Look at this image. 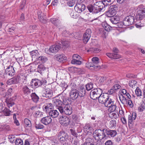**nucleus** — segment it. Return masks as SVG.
I'll use <instances>...</instances> for the list:
<instances>
[{
    "mask_svg": "<svg viewBox=\"0 0 145 145\" xmlns=\"http://www.w3.org/2000/svg\"><path fill=\"white\" fill-rule=\"evenodd\" d=\"M52 119L49 116H47L42 118L40 121L41 122L45 125H47L51 123Z\"/></svg>",
    "mask_w": 145,
    "mask_h": 145,
    "instance_id": "23",
    "label": "nucleus"
},
{
    "mask_svg": "<svg viewBox=\"0 0 145 145\" xmlns=\"http://www.w3.org/2000/svg\"><path fill=\"white\" fill-rule=\"evenodd\" d=\"M5 102L6 103L7 106L9 108L11 107H12L14 104V100L11 98L6 99Z\"/></svg>",
    "mask_w": 145,
    "mask_h": 145,
    "instance_id": "29",
    "label": "nucleus"
},
{
    "mask_svg": "<svg viewBox=\"0 0 145 145\" xmlns=\"http://www.w3.org/2000/svg\"><path fill=\"white\" fill-rule=\"evenodd\" d=\"M137 83L136 81L132 80L129 82V85L130 87H131L132 88H135Z\"/></svg>",
    "mask_w": 145,
    "mask_h": 145,
    "instance_id": "52",
    "label": "nucleus"
},
{
    "mask_svg": "<svg viewBox=\"0 0 145 145\" xmlns=\"http://www.w3.org/2000/svg\"><path fill=\"white\" fill-rule=\"evenodd\" d=\"M20 65L19 63L18 62L14 63L12 66V67L14 68V70H18L20 68Z\"/></svg>",
    "mask_w": 145,
    "mask_h": 145,
    "instance_id": "45",
    "label": "nucleus"
},
{
    "mask_svg": "<svg viewBox=\"0 0 145 145\" xmlns=\"http://www.w3.org/2000/svg\"><path fill=\"white\" fill-rule=\"evenodd\" d=\"M87 8L90 12L94 13V5H89L88 6Z\"/></svg>",
    "mask_w": 145,
    "mask_h": 145,
    "instance_id": "55",
    "label": "nucleus"
},
{
    "mask_svg": "<svg viewBox=\"0 0 145 145\" xmlns=\"http://www.w3.org/2000/svg\"><path fill=\"white\" fill-rule=\"evenodd\" d=\"M102 93L103 91L101 89H94L91 91L90 92V97L93 100L98 99Z\"/></svg>",
    "mask_w": 145,
    "mask_h": 145,
    "instance_id": "5",
    "label": "nucleus"
},
{
    "mask_svg": "<svg viewBox=\"0 0 145 145\" xmlns=\"http://www.w3.org/2000/svg\"><path fill=\"white\" fill-rule=\"evenodd\" d=\"M12 112V110H10L7 107H5L3 110V112L5 116H9L11 112Z\"/></svg>",
    "mask_w": 145,
    "mask_h": 145,
    "instance_id": "39",
    "label": "nucleus"
},
{
    "mask_svg": "<svg viewBox=\"0 0 145 145\" xmlns=\"http://www.w3.org/2000/svg\"><path fill=\"white\" fill-rule=\"evenodd\" d=\"M61 47V46L58 44H56L51 46L49 48H46L45 51L46 53L49 54H50L52 53L55 54L60 50Z\"/></svg>",
    "mask_w": 145,
    "mask_h": 145,
    "instance_id": "6",
    "label": "nucleus"
},
{
    "mask_svg": "<svg viewBox=\"0 0 145 145\" xmlns=\"http://www.w3.org/2000/svg\"><path fill=\"white\" fill-rule=\"evenodd\" d=\"M114 0H102L103 3H104V4L106 5H110L113 2Z\"/></svg>",
    "mask_w": 145,
    "mask_h": 145,
    "instance_id": "53",
    "label": "nucleus"
},
{
    "mask_svg": "<svg viewBox=\"0 0 145 145\" xmlns=\"http://www.w3.org/2000/svg\"><path fill=\"white\" fill-rule=\"evenodd\" d=\"M48 113H49V116L53 118H57L59 115V112L56 110H50Z\"/></svg>",
    "mask_w": 145,
    "mask_h": 145,
    "instance_id": "26",
    "label": "nucleus"
},
{
    "mask_svg": "<svg viewBox=\"0 0 145 145\" xmlns=\"http://www.w3.org/2000/svg\"><path fill=\"white\" fill-rule=\"evenodd\" d=\"M75 1V0H72L71 1L69 2L68 3L69 6L70 7H72L75 4H76V3Z\"/></svg>",
    "mask_w": 145,
    "mask_h": 145,
    "instance_id": "64",
    "label": "nucleus"
},
{
    "mask_svg": "<svg viewBox=\"0 0 145 145\" xmlns=\"http://www.w3.org/2000/svg\"><path fill=\"white\" fill-rule=\"evenodd\" d=\"M121 87V86L118 84L114 85L113 87V89L115 90H117L118 89H120Z\"/></svg>",
    "mask_w": 145,
    "mask_h": 145,
    "instance_id": "63",
    "label": "nucleus"
},
{
    "mask_svg": "<svg viewBox=\"0 0 145 145\" xmlns=\"http://www.w3.org/2000/svg\"><path fill=\"white\" fill-rule=\"evenodd\" d=\"M145 18V8H140L137 12V19L142 20Z\"/></svg>",
    "mask_w": 145,
    "mask_h": 145,
    "instance_id": "13",
    "label": "nucleus"
},
{
    "mask_svg": "<svg viewBox=\"0 0 145 145\" xmlns=\"http://www.w3.org/2000/svg\"><path fill=\"white\" fill-rule=\"evenodd\" d=\"M16 145H23L24 144L22 140L19 138H17L15 141Z\"/></svg>",
    "mask_w": 145,
    "mask_h": 145,
    "instance_id": "50",
    "label": "nucleus"
},
{
    "mask_svg": "<svg viewBox=\"0 0 145 145\" xmlns=\"http://www.w3.org/2000/svg\"><path fill=\"white\" fill-rule=\"evenodd\" d=\"M98 101L100 103L103 104L105 106L112 99L109 98L108 95L106 93H103L101 94L98 98Z\"/></svg>",
    "mask_w": 145,
    "mask_h": 145,
    "instance_id": "4",
    "label": "nucleus"
},
{
    "mask_svg": "<svg viewBox=\"0 0 145 145\" xmlns=\"http://www.w3.org/2000/svg\"><path fill=\"white\" fill-rule=\"evenodd\" d=\"M106 80V78L105 77H101L99 80V82L101 84L105 83V81Z\"/></svg>",
    "mask_w": 145,
    "mask_h": 145,
    "instance_id": "58",
    "label": "nucleus"
},
{
    "mask_svg": "<svg viewBox=\"0 0 145 145\" xmlns=\"http://www.w3.org/2000/svg\"><path fill=\"white\" fill-rule=\"evenodd\" d=\"M67 101L65 97L60 96L59 99H55L53 101V104L60 111L65 104L67 103Z\"/></svg>",
    "mask_w": 145,
    "mask_h": 145,
    "instance_id": "2",
    "label": "nucleus"
},
{
    "mask_svg": "<svg viewBox=\"0 0 145 145\" xmlns=\"http://www.w3.org/2000/svg\"><path fill=\"white\" fill-rule=\"evenodd\" d=\"M39 60L41 61L42 63H44L47 60V58L44 56H41L38 57Z\"/></svg>",
    "mask_w": 145,
    "mask_h": 145,
    "instance_id": "47",
    "label": "nucleus"
},
{
    "mask_svg": "<svg viewBox=\"0 0 145 145\" xmlns=\"http://www.w3.org/2000/svg\"><path fill=\"white\" fill-rule=\"evenodd\" d=\"M114 80L112 79H106V80L105 81V84L106 85H109L110 83H112L113 82Z\"/></svg>",
    "mask_w": 145,
    "mask_h": 145,
    "instance_id": "61",
    "label": "nucleus"
},
{
    "mask_svg": "<svg viewBox=\"0 0 145 145\" xmlns=\"http://www.w3.org/2000/svg\"><path fill=\"white\" fill-rule=\"evenodd\" d=\"M59 137H68V136L67 133L63 131H61L59 132L58 134Z\"/></svg>",
    "mask_w": 145,
    "mask_h": 145,
    "instance_id": "42",
    "label": "nucleus"
},
{
    "mask_svg": "<svg viewBox=\"0 0 145 145\" xmlns=\"http://www.w3.org/2000/svg\"><path fill=\"white\" fill-rule=\"evenodd\" d=\"M100 51V50L98 48H90L88 50L87 52H91L98 53Z\"/></svg>",
    "mask_w": 145,
    "mask_h": 145,
    "instance_id": "48",
    "label": "nucleus"
},
{
    "mask_svg": "<svg viewBox=\"0 0 145 145\" xmlns=\"http://www.w3.org/2000/svg\"><path fill=\"white\" fill-rule=\"evenodd\" d=\"M60 113L65 114L67 115H70L72 112V107L71 105L67 104V102L64 105V106L59 111Z\"/></svg>",
    "mask_w": 145,
    "mask_h": 145,
    "instance_id": "7",
    "label": "nucleus"
},
{
    "mask_svg": "<svg viewBox=\"0 0 145 145\" xmlns=\"http://www.w3.org/2000/svg\"><path fill=\"white\" fill-rule=\"evenodd\" d=\"M91 30L90 29H88L86 31L83 38V40L84 43L86 44L89 40L91 37Z\"/></svg>",
    "mask_w": 145,
    "mask_h": 145,
    "instance_id": "14",
    "label": "nucleus"
},
{
    "mask_svg": "<svg viewBox=\"0 0 145 145\" xmlns=\"http://www.w3.org/2000/svg\"><path fill=\"white\" fill-rule=\"evenodd\" d=\"M38 18L40 21L43 23H45L46 22V15L41 11H39L37 12Z\"/></svg>",
    "mask_w": 145,
    "mask_h": 145,
    "instance_id": "19",
    "label": "nucleus"
},
{
    "mask_svg": "<svg viewBox=\"0 0 145 145\" xmlns=\"http://www.w3.org/2000/svg\"><path fill=\"white\" fill-rule=\"evenodd\" d=\"M26 2V0H22L20 5V8L21 9H23L25 7Z\"/></svg>",
    "mask_w": 145,
    "mask_h": 145,
    "instance_id": "62",
    "label": "nucleus"
},
{
    "mask_svg": "<svg viewBox=\"0 0 145 145\" xmlns=\"http://www.w3.org/2000/svg\"><path fill=\"white\" fill-rule=\"evenodd\" d=\"M72 59L81 60V57L77 54H74L72 56Z\"/></svg>",
    "mask_w": 145,
    "mask_h": 145,
    "instance_id": "59",
    "label": "nucleus"
},
{
    "mask_svg": "<svg viewBox=\"0 0 145 145\" xmlns=\"http://www.w3.org/2000/svg\"><path fill=\"white\" fill-rule=\"evenodd\" d=\"M96 4L98 6V7L102 11H104L105 10V7L107 6L106 5H105L104 3H103L102 1H99L96 3Z\"/></svg>",
    "mask_w": 145,
    "mask_h": 145,
    "instance_id": "33",
    "label": "nucleus"
},
{
    "mask_svg": "<svg viewBox=\"0 0 145 145\" xmlns=\"http://www.w3.org/2000/svg\"><path fill=\"white\" fill-rule=\"evenodd\" d=\"M43 81L37 79H33L30 83L31 87L33 88H35L41 86L43 83Z\"/></svg>",
    "mask_w": 145,
    "mask_h": 145,
    "instance_id": "12",
    "label": "nucleus"
},
{
    "mask_svg": "<svg viewBox=\"0 0 145 145\" xmlns=\"http://www.w3.org/2000/svg\"><path fill=\"white\" fill-rule=\"evenodd\" d=\"M19 82V77H16L12 78L7 80V84L8 85L15 84L18 83Z\"/></svg>",
    "mask_w": 145,
    "mask_h": 145,
    "instance_id": "24",
    "label": "nucleus"
},
{
    "mask_svg": "<svg viewBox=\"0 0 145 145\" xmlns=\"http://www.w3.org/2000/svg\"><path fill=\"white\" fill-rule=\"evenodd\" d=\"M102 25L105 30L107 31H109L112 29V27L106 22H103L102 24Z\"/></svg>",
    "mask_w": 145,
    "mask_h": 145,
    "instance_id": "36",
    "label": "nucleus"
},
{
    "mask_svg": "<svg viewBox=\"0 0 145 145\" xmlns=\"http://www.w3.org/2000/svg\"><path fill=\"white\" fill-rule=\"evenodd\" d=\"M5 73L3 75V77L5 78H8V76H13L15 74V70L11 65H10L5 70Z\"/></svg>",
    "mask_w": 145,
    "mask_h": 145,
    "instance_id": "11",
    "label": "nucleus"
},
{
    "mask_svg": "<svg viewBox=\"0 0 145 145\" xmlns=\"http://www.w3.org/2000/svg\"><path fill=\"white\" fill-rule=\"evenodd\" d=\"M52 91L49 88L45 87L43 91L42 96L50 98L52 95Z\"/></svg>",
    "mask_w": 145,
    "mask_h": 145,
    "instance_id": "16",
    "label": "nucleus"
},
{
    "mask_svg": "<svg viewBox=\"0 0 145 145\" xmlns=\"http://www.w3.org/2000/svg\"><path fill=\"white\" fill-rule=\"evenodd\" d=\"M35 127L37 129H43L44 126L40 124V123H36L35 125Z\"/></svg>",
    "mask_w": 145,
    "mask_h": 145,
    "instance_id": "57",
    "label": "nucleus"
},
{
    "mask_svg": "<svg viewBox=\"0 0 145 145\" xmlns=\"http://www.w3.org/2000/svg\"><path fill=\"white\" fill-rule=\"evenodd\" d=\"M105 106L108 107V110L110 112L115 111L116 108V104L114 103V101L112 99L110 100V103H108V104H107Z\"/></svg>",
    "mask_w": 145,
    "mask_h": 145,
    "instance_id": "18",
    "label": "nucleus"
},
{
    "mask_svg": "<svg viewBox=\"0 0 145 145\" xmlns=\"http://www.w3.org/2000/svg\"><path fill=\"white\" fill-rule=\"evenodd\" d=\"M53 108V105L51 103H46L42 107L44 111L46 113H48Z\"/></svg>",
    "mask_w": 145,
    "mask_h": 145,
    "instance_id": "17",
    "label": "nucleus"
},
{
    "mask_svg": "<svg viewBox=\"0 0 145 145\" xmlns=\"http://www.w3.org/2000/svg\"><path fill=\"white\" fill-rule=\"evenodd\" d=\"M99 59L97 57H94L92 59V62L86 63V67L90 69L97 71L100 68V67L97 65L99 63Z\"/></svg>",
    "mask_w": 145,
    "mask_h": 145,
    "instance_id": "3",
    "label": "nucleus"
},
{
    "mask_svg": "<svg viewBox=\"0 0 145 145\" xmlns=\"http://www.w3.org/2000/svg\"><path fill=\"white\" fill-rule=\"evenodd\" d=\"M45 69L46 68L44 65L42 64H41L38 65L37 70L39 72L41 73L42 71H44Z\"/></svg>",
    "mask_w": 145,
    "mask_h": 145,
    "instance_id": "40",
    "label": "nucleus"
},
{
    "mask_svg": "<svg viewBox=\"0 0 145 145\" xmlns=\"http://www.w3.org/2000/svg\"><path fill=\"white\" fill-rule=\"evenodd\" d=\"M68 137H60L59 138V141L61 143H65V141H67L68 139Z\"/></svg>",
    "mask_w": 145,
    "mask_h": 145,
    "instance_id": "60",
    "label": "nucleus"
},
{
    "mask_svg": "<svg viewBox=\"0 0 145 145\" xmlns=\"http://www.w3.org/2000/svg\"><path fill=\"white\" fill-rule=\"evenodd\" d=\"M78 92L79 96L80 97H83L85 95L86 93V91L85 88L83 85L81 86L80 87V89Z\"/></svg>",
    "mask_w": 145,
    "mask_h": 145,
    "instance_id": "31",
    "label": "nucleus"
},
{
    "mask_svg": "<svg viewBox=\"0 0 145 145\" xmlns=\"http://www.w3.org/2000/svg\"><path fill=\"white\" fill-rule=\"evenodd\" d=\"M25 126L26 127H30L31 126V121L28 119L25 118L24 120Z\"/></svg>",
    "mask_w": 145,
    "mask_h": 145,
    "instance_id": "46",
    "label": "nucleus"
},
{
    "mask_svg": "<svg viewBox=\"0 0 145 145\" xmlns=\"http://www.w3.org/2000/svg\"><path fill=\"white\" fill-rule=\"evenodd\" d=\"M43 113L39 110L36 111L33 114V116L35 118H39L43 116Z\"/></svg>",
    "mask_w": 145,
    "mask_h": 145,
    "instance_id": "38",
    "label": "nucleus"
},
{
    "mask_svg": "<svg viewBox=\"0 0 145 145\" xmlns=\"http://www.w3.org/2000/svg\"><path fill=\"white\" fill-rule=\"evenodd\" d=\"M116 121L115 120H112L109 122V127L110 128L115 127L116 125Z\"/></svg>",
    "mask_w": 145,
    "mask_h": 145,
    "instance_id": "54",
    "label": "nucleus"
},
{
    "mask_svg": "<svg viewBox=\"0 0 145 145\" xmlns=\"http://www.w3.org/2000/svg\"><path fill=\"white\" fill-rule=\"evenodd\" d=\"M30 96L32 101L35 103H37L39 101V97L35 93H33L31 94Z\"/></svg>",
    "mask_w": 145,
    "mask_h": 145,
    "instance_id": "30",
    "label": "nucleus"
},
{
    "mask_svg": "<svg viewBox=\"0 0 145 145\" xmlns=\"http://www.w3.org/2000/svg\"><path fill=\"white\" fill-rule=\"evenodd\" d=\"M112 51L113 53H106V55L109 58L112 59H117L121 57V56L118 54L119 51L117 48L116 47L114 48Z\"/></svg>",
    "mask_w": 145,
    "mask_h": 145,
    "instance_id": "9",
    "label": "nucleus"
},
{
    "mask_svg": "<svg viewBox=\"0 0 145 145\" xmlns=\"http://www.w3.org/2000/svg\"><path fill=\"white\" fill-rule=\"evenodd\" d=\"M145 110V103L143 102L141 103L140 105L138 108V110L140 112H142Z\"/></svg>",
    "mask_w": 145,
    "mask_h": 145,
    "instance_id": "41",
    "label": "nucleus"
},
{
    "mask_svg": "<svg viewBox=\"0 0 145 145\" xmlns=\"http://www.w3.org/2000/svg\"><path fill=\"white\" fill-rule=\"evenodd\" d=\"M93 84L91 83H89L86 84L85 86L86 89L88 91L91 90L93 88Z\"/></svg>",
    "mask_w": 145,
    "mask_h": 145,
    "instance_id": "43",
    "label": "nucleus"
},
{
    "mask_svg": "<svg viewBox=\"0 0 145 145\" xmlns=\"http://www.w3.org/2000/svg\"><path fill=\"white\" fill-rule=\"evenodd\" d=\"M22 91L24 95L25 96L29 95L31 93V90L27 85L22 87Z\"/></svg>",
    "mask_w": 145,
    "mask_h": 145,
    "instance_id": "20",
    "label": "nucleus"
},
{
    "mask_svg": "<svg viewBox=\"0 0 145 145\" xmlns=\"http://www.w3.org/2000/svg\"><path fill=\"white\" fill-rule=\"evenodd\" d=\"M83 128L84 130L86 131L87 132L91 131L92 129V127L89 123L86 124Z\"/></svg>",
    "mask_w": 145,
    "mask_h": 145,
    "instance_id": "37",
    "label": "nucleus"
},
{
    "mask_svg": "<svg viewBox=\"0 0 145 145\" xmlns=\"http://www.w3.org/2000/svg\"><path fill=\"white\" fill-rule=\"evenodd\" d=\"M105 129H98L95 130L93 133V137L97 142H100V140L103 139H106L107 138V136L105 134Z\"/></svg>",
    "mask_w": 145,
    "mask_h": 145,
    "instance_id": "1",
    "label": "nucleus"
},
{
    "mask_svg": "<svg viewBox=\"0 0 145 145\" xmlns=\"http://www.w3.org/2000/svg\"><path fill=\"white\" fill-rule=\"evenodd\" d=\"M56 44H58L60 46H62V45L66 47H68L69 46V42H68L65 40H62L60 42L59 41L57 42Z\"/></svg>",
    "mask_w": 145,
    "mask_h": 145,
    "instance_id": "34",
    "label": "nucleus"
},
{
    "mask_svg": "<svg viewBox=\"0 0 145 145\" xmlns=\"http://www.w3.org/2000/svg\"><path fill=\"white\" fill-rule=\"evenodd\" d=\"M51 22L59 29H60L62 25L60 20L56 18H52L50 19Z\"/></svg>",
    "mask_w": 145,
    "mask_h": 145,
    "instance_id": "22",
    "label": "nucleus"
},
{
    "mask_svg": "<svg viewBox=\"0 0 145 145\" xmlns=\"http://www.w3.org/2000/svg\"><path fill=\"white\" fill-rule=\"evenodd\" d=\"M55 57L56 60L60 62H62L66 59V57L62 54H57L55 56Z\"/></svg>",
    "mask_w": 145,
    "mask_h": 145,
    "instance_id": "28",
    "label": "nucleus"
},
{
    "mask_svg": "<svg viewBox=\"0 0 145 145\" xmlns=\"http://www.w3.org/2000/svg\"><path fill=\"white\" fill-rule=\"evenodd\" d=\"M105 134L107 136H110L111 137H115L117 134V132L115 130H108L105 129Z\"/></svg>",
    "mask_w": 145,
    "mask_h": 145,
    "instance_id": "25",
    "label": "nucleus"
},
{
    "mask_svg": "<svg viewBox=\"0 0 145 145\" xmlns=\"http://www.w3.org/2000/svg\"><path fill=\"white\" fill-rule=\"evenodd\" d=\"M70 120L69 118L67 116L63 117L61 121V123L64 126L68 125L69 123Z\"/></svg>",
    "mask_w": 145,
    "mask_h": 145,
    "instance_id": "27",
    "label": "nucleus"
},
{
    "mask_svg": "<svg viewBox=\"0 0 145 145\" xmlns=\"http://www.w3.org/2000/svg\"><path fill=\"white\" fill-rule=\"evenodd\" d=\"M111 17V18L110 19V20L113 24H116L118 23L120 19L119 16H115Z\"/></svg>",
    "mask_w": 145,
    "mask_h": 145,
    "instance_id": "32",
    "label": "nucleus"
},
{
    "mask_svg": "<svg viewBox=\"0 0 145 145\" xmlns=\"http://www.w3.org/2000/svg\"><path fill=\"white\" fill-rule=\"evenodd\" d=\"M76 5L74 7V9L78 13H81L86 8V6L82 3V0H75Z\"/></svg>",
    "mask_w": 145,
    "mask_h": 145,
    "instance_id": "8",
    "label": "nucleus"
},
{
    "mask_svg": "<svg viewBox=\"0 0 145 145\" xmlns=\"http://www.w3.org/2000/svg\"><path fill=\"white\" fill-rule=\"evenodd\" d=\"M96 4V3L94 5V13H97L101 11L99 8L98 7V6Z\"/></svg>",
    "mask_w": 145,
    "mask_h": 145,
    "instance_id": "49",
    "label": "nucleus"
},
{
    "mask_svg": "<svg viewBox=\"0 0 145 145\" xmlns=\"http://www.w3.org/2000/svg\"><path fill=\"white\" fill-rule=\"evenodd\" d=\"M135 92L137 96L140 97L142 96V91L138 87H137L135 90Z\"/></svg>",
    "mask_w": 145,
    "mask_h": 145,
    "instance_id": "44",
    "label": "nucleus"
},
{
    "mask_svg": "<svg viewBox=\"0 0 145 145\" xmlns=\"http://www.w3.org/2000/svg\"><path fill=\"white\" fill-rule=\"evenodd\" d=\"M80 60L72 59L71 61V63L74 64L80 65L81 64V61Z\"/></svg>",
    "mask_w": 145,
    "mask_h": 145,
    "instance_id": "51",
    "label": "nucleus"
},
{
    "mask_svg": "<svg viewBox=\"0 0 145 145\" xmlns=\"http://www.w3.org/2000/svg\"><path fill=\"white\" fill-rule=\"evenodd\" d=\"M79 95L78 91L76 89L72 90L70 93V96L72 99H76Z\"/></svg>",
    "mask_w": 145,
    "mask_h": 145,
    "instance_id": "21",
    "label": "nucleus"
},
{
    "mask_svg": "<svg viewBox=\"0 0 145 145\" xmlns=\"http://www.w3.org/2000/svg\"><path fill=\"white\" fill-rule=\"evenodd\" d=\"M124 20H123V22H118V23L116 24L117 26L119 28H124L125 27V24H124Z\"/></svg>",
    "mask_w": 145,
    "mask_h": 145,
    "instance_id": "56",
    "label": "nucleus"
},
{
    "mask_svg": "<svg viewBox=\"0 0 145 145\" xmlns=\"http://www.w3.org/2000/svg\"><path fill=\"white\" fill-rule=\"evenodd\" d=\"M30 52L32 58L38 59L39 54L37 50H33Z\"/></svg>",
    "mask_w": 145,
    "mask_h": 145,
    "instance_id": "35",
    "label": "nucleus"
},
{
    "mask_svg": "<svg viewBox=\"0 0 145 145\" xmlns=\"http://www.w3.org/2000/svg\"><path fill=\"white\" fill-rule=\"evenodd\" d=\"M118 9V7L115 5H111L107 12L106 14L107 16L111 17L114 16L116 13Z\"/></svg>",
    "mask_w": 145,
    "mask_h": 145,
    "instance_id": "10",
    "label": "nucleus"
},
{
    "mask_svg": "<svg viewBox=\"0 0 145 145\" xmlns=\"http://www.w3.org/2000/svg\"><path fill=\"white\" fill-rule=\"evenodd\" d=\"M125 26H128L133 24L135 22L134 17L131 16H129L126 17L124 20Z\"/></svg>",
    "mask_w": 145,
    "mask_h": 145,
    "instance_id": "15",
    "label": "nucleus"
}]
</instances>
